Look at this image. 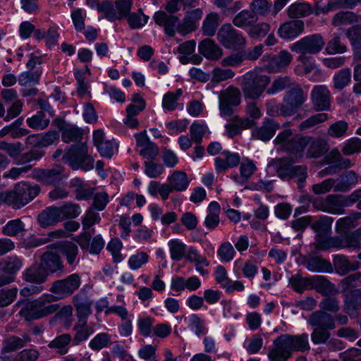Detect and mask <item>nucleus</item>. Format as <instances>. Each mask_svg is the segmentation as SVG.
<instances>
[{"label": "nucleus", "instance_id": "nucleus-33", "mask_svg": "<svg viewBox=\"0 0 361 361\" xmlns=\"http://www.w3.org/2000/svg\"><path fill=\"white\" fill-rule=\"evenodd\" d=\"M306 155L309 158H319L328 151V143L322 138L310 137Z\"/></svg>", "mask_w": 361, "mask_h": 361}, {"label": "nucleus", "instance_id": "nucleus-48", "mask_svg": "<svg viewBox=\"0 0 361 361\" xmlns=\"http://www.w3.org/2000/svg\"><path fill=\"white\" fill-rule=\"evenodd\" d=\"M294 84L289 76H279L273 80L271 86L268 87L267 94H275L287 87H291Z\"/></svg>", "mask_w": 361, "mask_h": 361}, {"label": "nucleus", "instance_id": "nucleus-64", "mask_svg": "<svg viewBox=\"0 0 361 361\" xmlns=\"http://www.w3.org/2000/svg\"><path fill=\"white\" fill-rule=\"evenodd\" d=\"M348 124L345 121H338L332 123L328 128L327 133L332 137H342L346 135Z\"/></svg>", "mask_w": 361, "mask_h": 361}, {"label": "nucleus", "instance_id": "nucleus-12", "mask_svg": "<svg viewBox=\"0 0 361 361\" xmlns=\"http://www.w3.org/2000/svg\"><path fill=\"white\" fill-rule=\"evenodd\" d=\"M295 351L290 334H282L274 341L273 348L271 349V356L276 358L279 355L286 361L292 356Z\"/></svg>", "mask_w": 361, "mask_h": 361}, {"label": "nucleus", "instance_id": "nucleus-27", "mask_svg": "<svg viewBox=\"0 0 361 361\" xmlns=\"http://www.w3.org/2000/svg\"><path fill=\"white\" fill-rule=\"evenodd\" d=\"M305 267L310 271L319 273H332L334 268L331 263L320 256L309 257L305 260Z\"/></svg>", "mask_w": 361, "mask_h": 361}, {"label": "nucleus", "instance_id": "nucleus-58", "mask_svg": "<svg viewBox=\"0 0 361 361\" xmlns=\"http://www.w3.org/2000/svg\"><path fill=\"white\" fill-rule=\"evenodd\" d=\"M44 155V152L39 149H32L23 154H20L16 163L17 164L29 165L32 161H39Z\"/></svg>", "mask_w": 361, "mask_h": 361}, {"label": "nucleus", "instance_id": "nucleus-14", "mask_svg": "<svg viewBox=\"0 0 361 361\" xmlns=\"http://www.w3.org/2000/svg\"><path fill=\"white\" fill-rule=\"evenodd\" d=\"M40 264L48 275L56 272H63L65 267L61 256L51 251L45 252L40 258Z\"/></svg>", "mask_w": 361, "mask_h": 361}, {"label": "nucleus", "instance_id": "nucleus-3", "mask_svg": "<svg viewBox=\"0 0 361 361\" xmlns=\"http://www.w3.org/2000/svg\"><path fill=\"white\" fill-rule=\"evenodd\" d=\"M271 77L257 71H249L242 76L240 87L245 99L257 100L268 89Z\"/></svg>", "mask_w": 361, "mask_h": 361}, {"label": "nucleus", "instance_id": "nucleus-21", "mask_svg": "<svg viewBox=\"0 0 361 361\" xmlns=\"http://www.w3.org/2000/svg\"><path fill=\"white\" fill-rule=\"evenodd\" d=\"M279 126V124L274 119L266 118L260 127L253 130L252 136L255 139L264 142L268 141L274 136Z\"/></svg>", "mask_w": 361, "mask_h": 361}, {"label": "nucleus", "instance_id": "nucleus-53", "mask_svg": "<svg viewBox=\"0 0 361 361\" xmlns=\"http://www.w3.org/2000/svg\"><path fill=\"white\" fill-rule=\"evenodd\" d=\"M82 135L83 131L82 129L70 124L66 125L61 134L62 140L66 143L79 142L82 139Z\"/></svg>", "mask_w": 361, "mask_h": 361}, {"label": "nucleus", "instance_id": "nucleus-49", "mask_svg": "<svg viewBox=\"0 0 361 361\" xmlns=\"http://www.w3.org/2000/svg\"><path fill=\"white\" fill-rule=\"evenodd\" d=\"M361 219V212H354L348 216L339 219L336 222V230L345 233L357 226L356 221Z\"/></svg>", "mask_w": 361, "mask_h": 361}, {"label": "nucleus", "instance_id": "nucleus-4", "mask_svg": "<svg viewBox=\"0 0 361 361\" xmlns=\"http://www.w3.org/2000/svg\"><path fill=\"white\" fill-rule=\"evenodd\" d=\"M85 143L72 146L63 155V160L74 170L89 171L94 167V159L88 154Z\"/></svg>", "mask_w": 361, "mask_h": 361}, {"label": "nucleus", "instance_id": "nucleus-15", "mask_svg": "<svg viewBox=\"0 0 361 361\" xmlns=\"http://www.w3.org/2000/svg\"><path fill=\"white\" fill-rule=\"evenodd\" d=\"M295 164L290 158H280L272 159L268 166L273 169L277 176L283 180L291 179V173L293 171Z\"/></svg>", "mask_w": 361, "mask_h": 361}, {"label": "nucleus", "instance_id": "nucleus-9", "mask_svg": "<svg viewBox=\"0 0 361 361\" xmlns=\"http://www.w3.org/2000/svg\"><path fill=\"white\" fill-rule=\"evenodd\" d=\"M307 98V94L302 87L299 84H294L284 94L283 99L284 103L283 113L289 114L290 116L294 115L304 104Z\"/></svg>", "mask_w": 361, "mask_h": 361}, {"label": "nucleus", "instance_id": "nucleus-46", "mask_svg": "<svg viewBox=\"0 0 361 361\" xmlns=\"http://www.w3.org/2000/svg\"><path fill=\"white\" fill-rule=\"evenodd\" d=\"M357 16L351 11H339L332 18L331 25L338 27L345 25H351L357 22Z\"/></svg>", "mask_w": 361, "mask_h": 361}, {"label": "nucleus", "instance_id": "nucleus-40", "mask_svg": "<svg viewBox=\"0 0 361 361\" xmlns=\"http://www.w3.org/2000/svg\"><path fill=\"white\" fill-rule=\"evenodd\" d=\"M312 279L313 276L302 277L300 274H295L289 279V283L295 292L302 293L306 290H312Z\"/></svg>", "mask_w": 361, "mask_h": 361}, {"label": "nucleus", "instance_id": "nucleus-38", "mask_svg": "<svg viewBox=\"0 0 361 361\" xmlns=\"http://www.w3.org/2000/svg\"><path fill=\"white\" fill-rule=\"evenodd\" d=\"M258 17L250 10L245 9L238 13L233 19V24L240 28L250 27L256 23Z\"/></svg>", "mask_w": 361, "mask_h": 361}, {"label": "nucleus", "instance_id": "nucleus-54", "mask_svg": "<svg viewBox=\"0 0 361 361\" xmlns=\"http://www.w3.org/2000/svg\"><path fill=\"white\" fill-rule=\"evenodd\" d=\"M183 94L181 89H177L175 92H166L162 99V107L169 111H174L178 107V99Z\"/></svg>", "mask_w": 361, "mask_h": 361}, {"label": "nucleus", "instance_id": "nucleus-22", "mask_svg": "<svg viewBox=\"0 0 361 361\" xmlns=\"http://www.w3.org/2000/svg\"><path fill=\"white\" fill-rule=\"evenodd\" d=\"M312 289L323 296L336 295L338 293L336 285L322 275L313 276Z\"/></svg>", "mask_w": 361, "mask_h": 361}, {"label": "nucleus", "instance_id": "nucleus-5", "mask_svg": "<svg viewBox=\"0 0 361 361\" xmlns=\"http://www.w3.org/2000/svg\"><path fill=\"white\" fill-rule=\"evenodd\" d=\"M218 42L226 49L240 50L245 47L247 40L243 34L231 23L221 26L216 34Z\"/></svg>", "mask_w": 361, "mask_h": 361}, {"label": "nucleus", "instance_id": "nucleus-57", "mask_svg": "<svg viewBox=\"0 0 361 361\" xmlns=\"http://www.w3.org/2000/svg\"><path fill=\"white\" fill-rule=\"evenodd\" d=\"M326 50L329 54H343L347 51V46L342 43L341 35L334 33L327 43Z\"/></svg>", "mask_w": 361, "mask_h": 361}, {"label": "nucleus", "instance_id": "nucleus-16", "mask_svg": "<svg viewBox=\"0 0 361 361\" xmlns=\"http://www.w3.org/2000/svg\"><path fill=\"white\" fill-rule=\"evenodd\" d=\"M342 293L344 312L348 315H353L361 310V289H352Z\"/></svg>", "mask_w": 361, "mask_h": 361}, {"label": "nucleus", "instance_id": "nucleus-34", "mask_svg": "<svg viewBox=\"0 0 361 361\" xmlns=\"http://www.w3.org/2000/svg\"><path fill=\"white\" fill-rule=\"evenodd\" d=\"M312 12V7L309 3L298 1L288 7L287 14L290 18L298 20V18L310 16Z\"/></svg>", "mask_w": 361, "mask_h": 361}, {"label": "nucleus", "instance_id": "nucleus-25", "mask_svg": "<svg viewBox=\"0 0 361 361\" xmlns=\"http://www.w3.org/2000/svg\"><path fill=\"white\" fill-rule=\"evenodd\" d=\"M48 276L40 263L34 264L23 273V279L25 281L38 285L47 281Z\"/></svg>", "mask_w": 361, "mask_h": 361}, {"label": "nucleus", "instance_id": "nucleus-36", "mask_svg": "<svg viewBox=\"0 0 361 361\" xmlns=\"http://www.w3.org/2000/svg\"><path fill=\"white\" fill-rule=\"evenodd\" d=\"M167 180L173 190L178 192L185 191L190 184L186 173L183 171H173Z\"/></svg>", "mask_w": 361, "mask_h": 361}, {"label": "nucleus", "instance_id": "nucleus-43", "mask_svg": "<svg viewBox=\"0 0 361 361\" xmlns=\"http://www.w3.org/2000/svg\"><path fill=\"white\" fill-rule=\"evenodd\" d=\"M220 23L219 15L217 13H210L203 21L202 31L204 35L212 37L215 35Z\"/></svg>", "mask_w": 361, "mask_h": 361}, {"label": "nucleus", "instance_id": "nucleus-10", "mask_svg": "<svg viewBox=\"0 0 361 361\" xmlns=\"http://www.w3.org/2000/svg\"><path fill=\"white\" fill-rule=\"evenodd\" d=\"M32 177L43 185H55L63 181L66 178V175L63 166L55 165L49 169H35L32 171Z\"/></svg>", "mask_w": 361, "mask_h": 361}, {"label": "nucleus", "instance_id": "nucleus-19", "mask_svg": "<svg viewBox=\"0 0 361 361\" xmlns=\"http://www.w3.org/2000/svg\"><path fill=\"white\" fill-rule=\"evenodd\" d=\"M333 264V268L341 276L346 275L350 271H357L361 266L358 261H350L347 256L343 255H336L334 257Z\"/></svg>", "mask_w": 361, "mask_h": 361}, {"label": "nucleus", "instance_id": "nucleus-8", "mask_svg": "<svg viewBox=\"0 0 361 361\" xmlns=\"http://www.w3.org/2000/svg\"><path fill=\"white\" fill-rule=\"evenodd\" d=\"M219 111L222 116H231L233 114V107L241 102V92L239 88L230 85L220 91L219 94Z\"/></svg>", "mask_w": 361, "mask_h": 361}, {"label": "nucleus", "instance_id": "nucleus-18", "mask_svg": "<svg viewBox=\"0 0 361 361\" xmlns=\"http://www.w3.org/2000/svg\"><path fill=\"white\" fill-rule=\"evenodd\" d=\"M240 161V157L238 153L225 150L221 152V156L215 159V169L218 173H224L228 169L238 166Z\"/></svg>", "mask_w": 361, "mask_h": 361}, {"label": "nucleus", "instance_id": "nucleus-61", "mask_svg": "<svg viewBox=\"0 0 361 361\" xmlns=\"http://www.w3.org/2000/svg\"><path fill=\"white\" fill-rule=\"evenodd\" d=\"M149 17L145 16L141 8L137 12L130 13L128 16V23L132 29H138L147 24Z\"/></svg>", "mask_w": 361, "mask_h": 361}, {"label": "nucleus", "instance_id": "nucleus-39", "mask_svg": "<svg viewBox=\"0 0 361 361\" xmlns=\"http://www.w3.org/2000/svg\"><path fill=\"white\" fill-rule=\"evenodd\" d=\"M73 305L76 310L78 321H86L87 318L92 313V302L87 300H83L80 295H76L73 297Z\"/></svg>", "mask_w": 361, "mask_h": 361}, {"label": "nucleus", "instance_id": "nucleus-17", "mask_svg": "<svg viewBox=\"0 0 361 361\" xmlns=\"http://www.w3.org/2000/svg\"><path fill=\"white\" fill-rule=\"evenodd\" d=\"M345 207H348L345 196L329 195L317 208L326 212L341 214L344 212Z\"/></svg>", "mask_w": 361, "mask_h": 361}, {"label": "nucleus", "instance_id": "nucleus-45", "mask_svg": "<svg viewBox=\"0 0 361 361\" xmlns=\"http://www.w3.org/2000/svg\"><path fill=\"white\" fill-rule=\"evenodd\" d=\"M360 286H361V272L359 271L345 276L339 283L341 293H345L352 289H357V288Z\"/></svg>", "mask_w": 361, "mask_h": 361}, {"label": "nucleus", "instance_id": "nucleus-41", "mask_svg": "<svg viewBox=\"0 0 361 361\" xmlns=\"http://www.w3.org/2000/svg\"><path fill=\"white\" fill-rule=\"evenodd\" d=\"M72 341L71 334H63L53 339L48 346L49 348L54 349L59 354L65 355L68 352L69 344Z\"/></svg>", "mask_w": 361, "mask_h": 361}, {"label": "nucleus", "instance_id": "nucleus-20", "mask_svg": "<svg viewBox=\"0 0 361 361\" xmlns=\"http://www.w3.org/2000/svg\"><path fill=\"white\" fill-rule=\"evenodd\" d=\"M198 50L200 54L210 61H217L223 55L222 49L209 38L204 39L200 42Z\"/></svg>", "mask_w": 361, "mask_h": 361}, {"label": "nucleus", "instance_id": "nucleus-56", "mask_svg": "<svg viewBox=\"0 0 361 361\" xmlns=\"http://www.w3.org/2000/svg\"><path fill=\"white\" fill-rule=\"evenodd\" d=\"M49 122V118H45V114L42 111H37L27 119L28 126L32 129L44 130L48 127Z\"/></svg>", "mask_w": 361, "mask_h": 361}, {"label": "nucleus", "instance_id": "nucleus-51", "mask_svg": "<svg viewBox=\"0 0 361 361\" xmlns=\"http://www.w3.org/2000/svg\"><path fill=\"white\" fill-rule=\"evenodd\" d=\"M171 258L174 261H180L187 254V245L178 240H171L169 242Z\"/></svg>", "mask_w": 361, "mask_h": 361}, {"label": "nucleus", "instance_id": "nucleus-11", "mask_svg": "<svg viewBox=\"0 0 361 361\" xmlns=\"http://www.w3.org/2000/svg\"><path fill=\"white\" fill-rule=\"evenodd\" d=\"M311 102L315 111H328L331 108V94L324 85H317L311 91Z\"/></svg>", "mask_w": 361, "mask_h": 361}, {"label": "nucleus", "instance_id": "nucleus-29", "mask_svg": "<svg viewBox=\"0 0 361 361\" xmlns=\"http://www.w3.org/2000/svg\"><path fill=\"white\" fill-rule=\"evenodd\" d=\"M220 212L221 207L217 202L213 201L209 203L204 221V224L207 228L212 231L219 226L221 222L219 216Z\"/></svg>", "mask_w": 361, "mask_h": 361}, {"label": "nucleus", "instance_id": "nucleus-52", "mask_svg": "<svg viewBox=\"0 0 361 361\" xmlns=\"http://www.w3.org/2000/svg\"><path fill=\"white\" fill-rule=\"evenodd\" d=\"M351 80L350 70L348 68L341 69L333 77V87L336 90H341L350 83Z\"/></svg>", "mask_w": 361, "mask_h": 361}, {"label": "nucleus", "instance_id": "nucleus-1", "mask_svg": "<svg viewBox=\"0 0 361 361\" xmlns=\"http://www.w3.org/2000/svg\"><path fill=\"white\" fill-rule=\"evenodd\" d=\"M40 187L27 182H20L15 185L11 190L0 193V200L13 209H20L32 200L39 193Z\"/></svg>", "mask_w": 361, "mask_h": 361}, {"label": "nucleus", "instance_id": "nucleus-2", "mask_svg": "<svg viewBox=\"0 0 361 361\" xmlns=\"http://www.w3.org/2000/svg\"><path fill=\"white\" fill-rule=\"evenodd\" d=\"M54 301L52 295H43L34 300H27L22 304L19 312L20 315L26 321H32L47 317L56 312L59 306L57 304H50Z\"/></svg>", "mask_w": 361, "mask_h": 361}, {"label": "nucleus", "instance_id": "nucleus-32", "mask_svg": "<svg viewBox=\"0 0 361 361\" xmlns=\"http://www.w3.org/2000/svg\"><path fill=\"white\" fill-rule=\"evenodd\" d=\"M70 186L75 188V199L78 200H87L93 197L94 188L89 187L80 178H75L72 179Z\"/></svg>", "mask_w": 361, "mask_h": 361}, {"label": "nucleus", "instance_id": "nucleus-31", "mask_svg": "<svg viewBox=\"0 0 361 361\" xmlns=\"http://www.w3.org/2000/svg\"><path fill=\"white\" fill-rule=\"evenodd\" d=\"M56 247L59 248L61 254L66 257L67 264L73 266L79 262L78 247L76 244L71 241H65L57 243Z\"/></svg>", "mask_w": 361, "mask_h": 361}, {"label": "nucleus", "instance_id": "nucleus-62", "mask_svg": "<svg viewBox=\"0 0 361 361\" xmlns=\"http://www.w3.org/2000/svg\"><path fill=\"white\" fill-rule=\"evenodd\" d=\"M250 8L257 17L266 16L270 12L271 3L269 0H252Z\"/></svg>", "mask_w": 361, "mask_h": 361}, {"label": "nucleus", "instance_id": "nucleus-7", "mask_svg": "<svg viewBox=\"0 0 361 361\" xmlns=\"http://www.w3.org/2000/svg\"><path fill=\"white\" fill-rule=\"evenodd\" d=\"M325 43L320 35H312L303 37L296 42L291 47V50L301 54L298 60L302 63L308 60L306 54H315L319 53L324 46Z\"/></svg>", "mask_w": 361, "mask_h": 361}, {"label": "nucleus", "instance_id": "nucleus-30", "mask_svg": "<svg viewBox=\"0 0 361 361\" xmlns=\"http://www.w3.org/2000/svg\"><path fill=\"white\" fill-rule=\"evenodd\" d=\"M37 220L40 226L43 228L55 225L58 222L61 221L58 207L51 206L46 208L39 213Z\"/></svg>", "mask_w": 361, "mask_h": 361}, {"label": "nucleus", "instance_id": "nucleus-42", "mask_svg": "<svg viewBox=\"0 0 361 361\" xmlns=\"http://www.w3.org/2000/svg\"><path fill=\"white\" fill-rule=\"evenodd\" d=\"M358 180V174L354 171H348L342 176V181L335 185L334 191L346 192L352 187L356 185Z\"/></svg>", "mask_w": 361, "mask_h": 361}, {"label": "nucleus", "instance_id": "nucleus-47", "mask_svg": "<svg viewBox=\"0 0 361 361\" xmlns=\"http://www.w3.org/2000/svg\"><path fill=\"white\" fill-rule=\"evenodd\" d=\"M73 329L75 331V334L72 339L75 345H78L80 342L87 340L93 332V330L87 326V321H78L75 324Z\"/></svg>", "mask_w": 361, "mask_h": 361}, {"label": "nucleus", "instance_id": "nucleus-50", "mask_svg": "<svg viewBox=\"0 0 361 361\" xmlns=\"http://www.w3.org/2000/svg\"><path fill=\"white\" fill-rule=\"evenodd\" d=\"M310 142V136H300L295 135L289 147L287 150L288 152L295 155L302 156L305 148L307 146Z\"/></svg>", "mask_w": 361, "mask_h": 361}, {"label": "nucleus", "instance_id": "nucleus-26", "mask_svg": "<svg viewBox=\"0 0 361 361\" xmlns=\"http://www.w3.org/2000/svg\"><path fill=\"white\" fill-rule=\"evenodd\" d=\"M155 23L164 27L165 33L169 37H173L176 32L175 26L178 21L176 16L168 15L164 11H157L154 15Z\"/></svg>", "mask_w": 361, "mask_h": 361}, {"label": "nucleus", "instance_id": "nucleus-55", "mask_svg": "<svg viewBox=\"0 0 361 361\" xmlns=\"http://www.w3.org/2000/svg\"><path fill=\"white\" fill-rule=\"evenodd\" d=\"M61 221L67 219H74L81 212L79 204L73 202H67L61 207H58Z\"/></svg>", "mask_w": 361, "mask_h": 361}, {"label": "nucleus", "instance_id": "nucleus-37", "mask_svg": "<svg viewBox=\"0 0 361 361\" xmlns=\"http://www.w3.org/2000/svg\"><path fill=\"white\" fill-rule=\"evenodd\" d=\"M23 261L17 256L8 257L0 262V269L6 276H11L15 279V274L20 269Z\"/></svg>", "mask_w": 361, "mask_h": 361}, {"label": "nucleus", "instance_id": "nucleus-60", "mask_svg": "<svg viewBox=\"0 0 361 361\" xmlns=\"http://www.w3.org/2000/svg\"><path fill=\"white\" fill-rule=\"evenodd\" d=\"M97 11L103 13L104 18L109 21H114L118 19V13L115 5L109 1H103L98 5Z\"/></svg>", "mask_w": 361, "mask_h": 361}, {"label": "nucleus", "instance_id": "nucleus-63", "mask_svg": "<svg viewBox=\"0 0 361 361\" xmlns=\"http://www.w3.org/2000/svg\"><path fill=\"white\" fill-rule=\"evenodd\" d=\"M24 231V224L20 219L9 221L2 229V233L8 236H16Z\"/></svg>", "mask_w": 361, "mask_h": 361}, {"label": "nucleus", "instance_id": "nucleus-23", "mask_svg": "<svg viewBox=\"0 0 361 361\" xmlns=\"http://www.w3.org/2000/svg\"><path fill=\"white\" fill-rule=\"evenodd\" d=\"M255 122L248 118H240L238 116H234L231 118V122L227 123L225 126L227 135L233 138L241 133L243 130L252 128Z\"/></svg>", "mask_w": 361, "mask_h": 361}, {"label": "nucleus", "instance_id": "nucleus-44", "mask_svg": "<svg viewBox=\"0 0 361 361\" xmlns=\"http://www.w3.org/2000/svg\"><path fill=\"white\" fill-rule=\"evenodd\" d=\"M342 246L341 236L326 235L315 242L314 247L317 250H327L331 248L341 250Z\"/></svg>", "mask_w": 361, "mask_h": 361}, {"label": "nucleus", "instance_id": "nucleus-24", "mask_svg": "<svg viewBox=\"0 0 361 361\" xmlns=\"http://www.w3.org/2000/svg\"><path fill=\"white\" fill-rule=\"evenodd\" d=\"M304 30V22L301 20H291L283 23L278 32L283 39H293L298 37Z\"/></svg>", "mask_w": 361, "mask_h": 361}, {"label": "nucleus", "instance_id": "nucleus-6", "mask_svg": "<svg viewBox=\"0 0 361 361\" xmlns=\"http://www.w3.org/2000/svg\"><path fill=\"white\" fill-rule=\"evenodd\" d=\"M81 284V278L78 274H72L63 279L52 282L49 291L54 294V301L64 299L72 295Z\"/></svg>", "mask_w": 361, "mask_h": 361}, {"label": "nucleus", "instance_id": "nucleus-28", "mask_svg": "<svg viewBox=\"0 0 361 361\" xmlns=\"http://www.w3.org/2000/svg\"><path fill=\"white\" fill-rule=\"evenodd\" d=\"M309 323L312 326L334 329L336 327L334 317L329 313L318 310L312 312L310 316Z\"/></svg>", "mask_w": 361, "mask_h": 361}, {"label": "nucleus", "instance_id": "nucleus-35", "mask_svg": "<svg viewBox=\"0 0 361 361\" xmlns=\"http://www.w3.org/2000/svg\"><path fill=\"white\" fill-rule=\"evenodd\" d=\"M333 221V218L330 216H323L312 224V228L316 233L315 242L320 238L331 235Z\"/></svg>", "mask_w": 361, "mask_h": 361}, {"label": "nucleus", "instance_id": "nucleus-13", "mask_svg": "<svg viewBox=\"0 0 361 361\" xmlns=\"http://www.w3.org/2000/svg\"><path fill=\"white\" fill-rule=\"evenodd\" d=\"M268 59V63L264 64L262 70L269 73H276L281 71L286 68L292 61V55L287 51H281L278 55L269 56H264L263 59Z\"/></svg>", "mask_w": 361, "mask_h": 361}, {"label": "nucleus", "instance_id": "nucleus-59", "mask_svg": "<svg viewBox=\"0 0 361 361\" xmlns=\"http://www.w3.org/2000/svg\"><path fill=\"white\" fill-rule=\"evenodd\" d=\"M361 237L360 234H358V228L355 230L354 231L348 233L343 236H341L342 241V249L344 248H352L353 250H357L360 247V240Z\"/></svg>", "mask_w": 361, "mask_h": 361}]
</instances>
